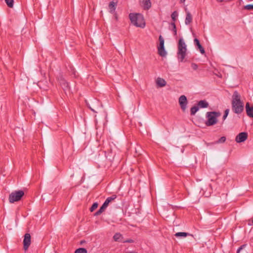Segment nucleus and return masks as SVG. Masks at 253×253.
I'll return each instance as SVG.
<instances>
[{
	"mask_svg": "<svg viewBox=\"0 0 253 253\" xmlns=\"http://www.w3.org/2000/svg\"><path fill=\"white\" fill-rule=\"evenodd\" d=\"M106 209V208H105L102 205V206L100 208L99 210L95 213L94 215L97 216L100 215L104 211V210Z\"/></svg>",
	"mask_w": 253,
	"mask_h": 253,
	"instance_id": "nucleus-23",
	"label": "nucleus"
},
{
	"mask_svg": "<svg viewBox=\"0 0 253 253\" xmlns=\"http://www.w3.org/2000/svg\"><path fill=\"white\" fill-rule=\"evenodd\" d=\"M75 253H87V251L85 248H80L77 249Z\"/></svg>",
	"mask_w": 253,
	"mask_h": 253,
	"instance_id": "nucleus-24",
	"label": "nucleus"
},
{
	"mask_svg": "<svg viewBox=\"0 0 253 253\" xmlns=\"http://www.w3.org/2000/svg\"><path fill=\"white\" fill-rule=\"evenodd\" d=\"M178 16V14L176 11H174L171 13V18L172 20V22H174L175 23V22L176 21Z\"/></svg>",
	"mask_w": 253,
	"mask_h": 253,
	"instance_id": "nucleus-20",
	"label": "nucleus"
},
{
	"mask_svg": "<svg viewBox=\"0 0 253 253\" xmlns=\"http://www.w3.org/2000/svg\"><path fill=\"white\" fill-rule=\"evenodd\" d=\"M191 67L192 69L194 70H196L198 67V65L194 63H192L191 64Z\"/></svg>",
	"mask_w": 253,
	"mask_h": 253,
	"instance_id": "nucleus-31",
	"label": "nucleus"
},
{
	"mask_svg": "<svg viewBox=\"0 0 253 253\" xmlns=\"http://www.w3.org/2000/svg\"><path fill=\"white\" fill-rule=\"evenodd\" d=\"M195 44L197 46L198 49H199L200 52L203 54L205 53V51L204 48L203 47L202 45L200 44L199 41L197 39H195L194 40Z\"/></svg>",
	"mask_w": 253,
	"mask_h": 253,
	"instance_id": "nucleus-16",
	"label": "nucleus"
},
{
	"mask_svg": "<svg viewBox=\"0 0 253 253\" xmlns=\"http://www.w3.org/2000/svg\"><path fill=\"white\" fill-rule=\"evenodd\" d=\"M117 198V195H113L111 197H108L104 203L103 204L102 206H103L105 208H107L108 206L109 203L111 202L112 201L114 200Z\"/></svg>",
	"mask_w": 253,
	"mask_h": 253,
	"instance_id": "nucleus-11",
	"label": "nucleus"
},
{
	"mask_svg": "<svg viewBox=\"0 0 253 253\" xmlns=\"http://www.w3.org/2000/svg\"><path fill=\"white\" fill-rule=\"evenodd\" d=\"M252 222H253V219L252 220Z\"/></svg>",
	"mask_w": 253,
	"mask_h": 253,
	"instance_id": "nucleus-38",
	"label": "nucleus"
},
{
	"mask_svg": "<svg viewBox=\"0 0 253 253\" xmlns=\"http://www.w3.org/2000/svg\"><path fill=\"white\" fill-rule=\"evenodd\" d=\"M98 207L97 203H94L91 208H90V211L92 212L94 210H95Z\"/></svg>",
	"mask_w": 253,
	"mask_h": 253,
	"instance_id": "nucleus-27",
	"label": "nucleus"
},
{
	"mask_svg": "<svg viewBox=\"0 0 253 253\" xmlns=\"http://www.w3.org/2000/svg\"><path fill=\"white\" fill-rule=\"evenodd\" d=\"M123 242H124V243H133V241L131 239H129L126 241H124Z\"/></svg>",
	"mask_w": 253,
	"mask_h": 253,
	"instance_id": "nucleus-33",
	"label": "nucleus"
},
{
	"mask_svg": "<svg viewBox=\"0 0 253 253\" xmlns=\"http://www.w3.org/2000/svg\"><path fill=\"white\" fill-rule=\"evenodd\" d=\"M156 83L157 85L160 87L165 86L167 84L166 81L161 78H158L156 81Z\"/></svg>",
	"mask_w": 253,
	"mask_h": 253,
	"instance_id": "nucleus-14",
	"label": "nucleus"
},
{
	"mask_svg": "<svg viewBox=\"0 0 253 253\" xmlns=\"http://www.w3.org/2000/svg\"><path fill=\"white\" fill-rule=\"evenodd\" d=\"M248 138V133L245 132H242L239 133L235 139L237 143H241L244 142Z\"/></svg>",
	"mask_w": 253,
	"mask_h": 253,
	"instance_id": "nucleus-9",
	"label": "nucleus"
},
{
	"mask_svg": "<svg viewBox=\"0 0 253 253\" xmlns=\"http://www.w3.org/2000/svg\"><path fill=\"white\" fill-rule=\"evenodd\" d=\"M5 3L9 7L12 8L13 6L14 0H5Z\"/></svg>",
	"mask_w": 253,
	"mask_h": 253,
	"instance_id": "nucleus-26",
	"label": "nucleus"
},
{
	"mask_svg": "<svg viewBox=\"0 0 253 253\" xmlns=\"http://www.w3.org/2000/svg\"><path fill=\"white\" fill-rule=\"evenodd\" d=\"M159 40L160 41V45L158 47V53L160 56L164 57L167 55V52L165 50L164 47V39L161 35L159 36Z\"/></svg>",
	"mask_w": 253,
	"mask_h": 253,
	"instance_id": "nucleus-6",
	"label": "nucleus"
},
{
	"mask_svg": "<svg viewBox=\"0 0 253 253\" xmlns=\"http://www.w3.org/2000/svg\"><path fill=\"white\" fill-rule=\"evenodd\" d=\"M245 108L247 115L250 118H253V105L251 106L250 103L247 102Z\"/></svg>",
	"mask_w": 253,
	"mask_h": 253,
	"instance_id": "nucleus-10",
	"label": "nucleus"
},
{
	"mask_svg": "<svg viewBox=\"0 0 253 253\" xmlns=\"http://www.w3.org/2000/svg\"><path fill=\"white\" fill-rule=\"evenodd\" d=\"M59 83L64 90L67 89L69 87L68 83L62 77L58 79Z\"/></svg>",
	"mask_w": 253,
	"mask_h": 253,
	"instance_id": "nucleus-15",
	"label": "nucleus"
},
{
	"mask_svg": "<svg viewBox=\"0 0 253 253\" xmlns=\"http://www.w3.org/2000/svg\"><path fill=\"white\" fill-rule=\"evenodd\" d=\"M229 109H226L225 110L224 114V115L223 116V120H225L226 119V118H227V116H228V115L229 114Z\"/></svg>",
	"mask_w": 253,
	"mask_h": 253,
	"instance_id": "nucleus-29",
	"label": "nucleus"
},
{
	"mask_svg": "<svg viewBox=\"0 0 253 253\" xmlns=\"http://www.w3.org/2000/svg\"><path fill=\"white\" fill-rule=\"evenodd\" d=\"M113 239L116 242H122L123 236L120 233H117L114 235Z\"/></svg>",
	"mask_w": 253,
	"mask_h": 253,
	"instance_id": "nucleus-19",
	"label": "nucleus"
},
{
	"mask_svg": "<svg viewBox=\"0 0 253 253\" xmlns=\"http://www.w3.org/2000/svg\"><path fill=\"white\" fill-rule=\"evenodd\" d=\"M31 235L29 233H26L24 235L23 240V248L25 251L28 250V248L31 245Z\"/></svg>",
	"mask_w": 253,
	"mask_h": 253,
	"instance_id": "nucleus-8",
	"label": "nucleus"
},
{
	"mask_svg": "<svg viewBox=\"0 0 253 253\" xmlns=\"http://www.w3.org/2000/svg\"><path fill=\"white\" fill-rule=\"evenodd\" d=\"M188 235H190V234L186 232H177L175 234V236L177 237H185Z\"/></svg>",
	"mask_w": 253,
	"mask_h": 253,
	"instance_id": "nucleus-21",
	"label": "nucleus"
},
{
	"mask_svg": "<svg viewBox=\"0 0 253 253\" xmlns=\"http://www.w3.org/2000/svg\"><path fill=\"white\" fill-rule=\"evenodd\" d=\"M72 71H73V73L74 74V76H76L75 71H74V69H72Z\"/></svg>",
	"mask_w": 253,
	"mask_h": 253,
	"instance_id": "nucleus-34",
	"label": "nucleus"
},
{
	"mask_svg": "<svg viewBox=\"0 0 253 253\" xmlns=\"http://www.w3.org/2000/svg\"><path fill=\"white\" fill-rule=\"evenodd\" d=\"M117 2H114V1H111L109 4V12L112 13V14H113L115 13V10H116V7H117Z\"/></svg>",
	"mask_w": 253,
	"mask_h": 253,
	"instance_id": "nucleus-13",
	"label": "nucleus"
},
{
	"mask_svg": "<svg viewBox=\"0 0 253 253\" xmlns=\"http://www.w3.org/2000/svg\"><path fill=\"white\" fill-rule=\"evenodd\" d=\"M199 110V107L194 106L192 107L190 109L191 115H194Z\"/></svg>",
	"mask_w": 253,
	"mask_h": 253,
	"instance_id": "nucleus-22",
	"label": "nucleus"
},
{
	"mask_svg": "<svg viewBox=\"0 0 253 253\" xmlns=\"http://www.w3.org/2000/svg\"><path fill=\"white\" fill-rule=\"evenodd\" d=\"M220 2H222L223 1V0H219Z\"/></svg>",
	"mask_w": 253,
	"mask_h": 253,
	"instance_id": "nucleus-37",
	"label": "nucleus"
},
{
	"mask_svg": "<svg viewBox=\"0 0 253 253\" xmlns=\"http://www.w3.org/2000/svg\"><path fill=\"white\" fill-rule=\"evenodd\" d=\"M244 8L246 10H252L253 9V4H248L244 6Z\"/></svg>",
	"mask_w": 253,
	"mask_h": 253,
	"instance_id": "nucleus-28",
	"label": "nucleus"
},
{
	"mask_svg": "<svg viewBox=\"0 0 253 253\" xmlns=\"http://www.w3.org/2000/svg\"><path fill=\"white\" fill-rule=\"evenodd\" d=\"M24 195L23 190H15L12 192L9 195L8 200L10 203H14L21 200Z\"/></svg>",
	"mask_w": 253,
	"mask_h": 253,
	"instance_id": "nucleus-5",
	"label": "nucleus"
},
{
	"mask_svg": "<svg viewBox=\"0 0 253 253\" xmlns=\"http://www.w3.org/2000/svg\"><path fill=\"white\" fill-rule=\"evenodd\" d=\"M246 245H243L241 246H240L237 250V253H239L240 252L246 247Z\"/></svg>",
	"mask_w": 253,
	"mask_h": 253,
	"instance_id": "nucleus-32",
	"label": "nucleus"
},
{
	"mask_svg": "<svg viewBox=\"0 0 253 253\" xmlns=\"http://www.w3.org/2000/svg\"><path fill=\"white\" fill-rule=\"evenodd\" d=\"M185 1V0H181V2H184Z\"/></svg>",
	"mask_w": 253,
	"mask_h": 253,
	"instance_id": "nucleus-36",
	"label": "nucleus"
},
{
	"mask_svg": "<svg viewBox=\"0 0 253 253\" xmlns=\"http://www.w3.org/2000/svg\"><path fill=\"white\" fill-rule=\"evenodd\" d=\"M89 108H90V110H91V111H92L93 112H96L95 111V110H94V109H93L91 107H89Z\"/></svg>",
	"mask_w": 253,
	"mask_h": 253,
	"instance_id": "nucleus-35",
	"label": "nucleus"
},
{
	"mask_svg": "<svg viewBox=\"0 0 253 253\" xmlns=\"http://www.w3.org/2000/svg\"><path fill=\"white\" fill-rule=\"evenodd\" d=\"M221 115L219 112H208L206 114L207 121L206 122L207 126H211L216 124L217 122V118Z\"/></svg>",
	"mask_w": 253,
	"mask_h": 253,
	"instance_id": "nucleus-4",
	"label": "nucleus"
},
{
	"mask_svg": "<svg viewBox=\"0 0 253 253\" xmlns=\"http://www.w3.org/2000/svg\"><path fill=\"white\" fill-rule=\"evenodd\" d=\"M232 110L237 114H241L244 111V104L241 100V95L237 91H234L232 96Z\"/></svg>",
	"mask_w": 253,
	"mask_h": 253,
	"instance_id": "nucleus-1",
	"label": "nucleus"
},
{
	"mask_svg": "<svg viewBox=\"0 0 253 253\" xmlns=\"http://www.w3.org/2000/svg\"><path fill=\"white\" fill-rule=\"evenodd\" d=\"M192 16L189 11H186V17L185 19V24L186 25L190 24L192 21Z\"/></svg>",
	"mask_w": 253,
	"mask_h": 253,
	"instance_id": "nucleus-12",
	"label": "nucleus"
},
{
	"mask_svg": "<svg viewBox=\"0 0 253 253\" xmlns=\"http://www.w3.org/2000/svg\"><path fill=\"white\" fill-rule=\"evenodd\" d=\"M187 47L185 42L182 38L179 40L178 43V50L177 57L178 61L180 62L184 61L186 56Z\"/></svg>",
	"mask_w": 253,
	"mask_h": 253,
	"instance_id": "nucleus-3",
	"label": "nucleus"
},
{
	"mask_svg": "<svg viewBox=\"0 0 253 253\" xmlns=\"http://www.w3.org/2000/svg\"><path fill=\"white\" fill-rule=\"evenodd\" d=\"M129 19L131 23L137 27L143 28L145 26V23L143 15L139 13H130Z\"/></svg>",
	"mask_w": 253,
	"mask_h": 253,
	"instance_id": "nucleus-2",
	"label": "nucleus"
},
{
	"mask_svg": "<svg viewBox=\"0 0 253 253\" xmlns=\"http://www.w3.org/2000/svg\"><path fill=\"white\" fill-rule=\"evenodd\" d=\"M199 108H205L209 106V103L206 100H200L198 103Z\"/></svg>",
	"mask_w": 253,
	"mask_h": 253,
	"instance_id": "nucleus-18",
	"label": "nucleus"
},
{
	"mask_svg": "<svg viewBox=\"0 0 253 253\" xmlns=\"http://www.w3.org/2000/svg\"><path fill=\"white\" fill-rule=\"evenodd\" d=\"M171 26L172 27V31L173 32L174 36H176L177 35V30L175 24L174 22L171 23Z\"/></svg>",
	"mask_w": 253,
	"mask_h": 253,
	"instance_id": "nucleus-25",
	"label": "nucleus"
},
{
	"mask_svg": "<svg viewBox=\"0 0 253 253\" xmlns=\"http://www.w3.org/2000/svg\"><path fill=\"white\" fill-rule=\"evenodd\" d=\"M142 2L144 9H148L151 7L150 0H142Z\"/></svg>",
	"mask_w": 253,
	"mask_h": 253,
	"instance_id": "nucleus-17",
	"label": "nucleus"
},
{
	"mask_svg": "<svg viewBox=\"0 0 253 253\" xmlns=\"http://www.w3.org/2000/svg\"><path fill=\"white\" fill-rule=\"evenodd\" d=\"M178 102L182 111H185L188 103L186 97L184 95L180 96L179 98Z\"/></svg>",
	"mask_w": 253,
	"mask_h": 253,
	"instance_id": "nucleus-7",
	"label": "nucleus"
},
{
	"mask_svg": "<svg viewBox=\"0 0 253 253\" xmlns=\"http://www.w3.org/2000/svg\"><path fill=\"white\" fill-rule=\"evenodd\" d=\"M226 140V137L224 136L221 137L216 142V143H223Z\"/></svg>",
	"mask_w": 253,
	"mask_h": 253,
	"instance_id": "nucleus-30",
	"label": "nucleus"
}]
</instances>
